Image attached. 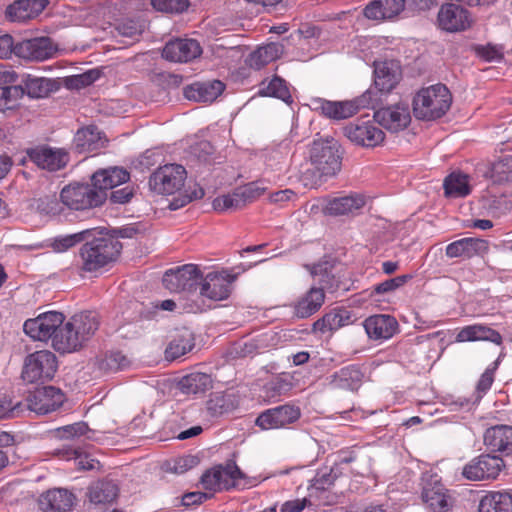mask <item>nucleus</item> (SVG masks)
<instances>
[{
	"label": "nucleus",
	"mask_w": 512,
	"mask_h": 512,
	"mask_svg": "<svg viewBox=\"0 0 512 512\" xmlns=\"http://www.w3.org/2000/svg\"><path fill=\"white\" fill-rule=\"evenodd\" d=\"M75 499L69 490L53 488L40 495L38 505L44 512H66L73 507Z\"/></svg>",
	"instance_id": "nucleus-25"
},
{
	"label": "nucleus",
	"mask_w": 512,
	"mask_h": 512,
	"mask_svg": "<svg viewBox=\"0 0 512 512\" xmlns=\"http://www.w3.org/2000/svg\"><path fill=\"white\" fill-rule=\"evenodd\" d=\"M107 366L112 370L124 369L129 361L127 357L120 351L111 352L106 357Z\"/></svg>",
	"instance_id": "nucleus-64"
},
{
	"label": "nucleus",
	"mask_w": 512,
	"mask_h": 512,
	"mask_svg": "<svg viewBox=\"0 0 512 512\" xmlns=\"http://www.w3.org/2000/svg\"><path fill=\"white\" fill-rule=\"evenodd\" d=\"M202 53L201 46L195 39H175L163 48V58L172 62H189Z\"/></svg>",
	"instance_id": "nucleus-24"
},
{
	"label": "nucleus",
	"mask_w": 512,
	"mask_h": 512,
	"mask_svg": "<svg viewBox=\"0 0 512 512\" xmlns=\"http://www.w3.org/2000/svg\"><path fill=\"white\" fill-rule=\"evenodd\" d=\"M236 407L234 396L226 393H215L207 401L208 413L213 416H220L234 410Z\"/></svg>",
	"instance_id": "nucleus-47"
},
{
	"label": "nucleus",
	"mask_w": 512,
	"mask_h": 512,
	"mask_svg": "<svg viewBox=\"0 0 512 512\" xmlns=\"http://www.w3.org/2000/svg\"><path fill=\"white\" fill-rule=\"evenodd\" d=\"M16 55V44L11 35H0V59H9L11 56Z\"/></svg>",
	"instance_id": "nucleus-62"
},
{
	"label": "nucleus",
	"mask_w": 512,
	"mask_h": 512,
	"mask_svg": "<svg viewBox=\"0 0 512 512\" xmlns=\"http://www.w3.org/2000/svg\"><path fill=\"white\" fill-rule=\"evenodd\" d=\"M23 96L22 85L0 86V112L4 113L18 108Z\"/></svg>",
	"instance_id": "nucleus-46"
},
{
	"label": "nucleus",
	"mask_w": 512,
	"mask_h": 512,
	"mask_svg": "<svg viewBox=\"0 0 512 512\" xmlns=\"http://www.w3.org/2000/svg\"><path fill=\"white\" fill-rule=\"evenodd\" d=\"M490 177L494 182L512 181V156L506 155L493 162Z\"/></svg>",
	"instance_id": "nucleus-49"
},
{
	"label": "nucleus",
	"mask_w": 512,
	"mask_h": 512,
	"mask_svg": "<svg viewBox=\"0 0 512 512\" xmlns=\"http://www.w3.org/2000/svg\"><path fill=\"white\" fill-rule=\"evenodd\" d=\"M57 431L62 438L70 439L84 435L88 431V426L85 422H77L58 428Z\"/></svg>",
	"instance_id": "nucleus-59"
},
{
	"label": "nucleus",
	"mask_w": 512,
	"mask_h": 512,
	"mask_svg": "<svg viewBox=\"0 0 512 512\" xmlns=\"http://www.w3.org/2000/svg\"><path fill=\"white\" fill-rule=\"evenodd\" d=\"M488 249L487 242L479 238H462L456 240L446 247V255L449 258H472L482 254Z\"/></svg>",
	"instance_id": "nucleus-31"
},
{
	"label": "nucleus",
	"mask_w": 512,
	"mask_h": 512,
	"mask_svg": "<svg viewBox=\"0 0 512 512\" xmlns=\"http://www.w3.org/2000/svg\"><path fill=\"white\" fill-rule=\"evenodd\" d=\"M364 205L365 199L362 195L352 194L330 200L325 207V211L329 215H347L355 213Z\"/></svg>",
	"instance_id": "nucleus-35"
},
{
	"label": "nucleus",
	"mask_w": 512,
	"mask_h": 512,
	"mask_svg": "<svg viewBox=\"0 0 512 512\" xmlns=\"http://www.w3.org/2000/svg\"><path fill=\"white\" fill-rule=\"evenodd\" d=\"M121 249L122 244L117 238H94L80 247L76 265L82 272H97L114 262Z\"/></svg>",
	"instance_id": "nucleus-3"
},
{
	"label": "nucleus",
	"mask_w": 512,
	"mask_h": 512,
	"mask_svg": "<svg viewBox=\"0 0 512 512\" xmlns=\"http://www.w3.org/2000/svg\"><path fill=\"white\" fill-rule=\"evenodd\" d=\"M202 280V272L194 264L170 269L163 276V284L171 292H193Z\"/></svg>",
	"instance_id": "nucleus-11"
},
{
	"label": "nucleus",
	"mask_w": 512,
	"mask_h": 512,
	"mask_svg": "<svg viewBox=\"0 0 512 512\" xmlns=\"http://www.w3.org/2000/svg\"><path fill=\"white\" fill-rule=\"evenodd\" d=\"M64 320L65 317L62 313L49 311L38 315L36 318L26 320L23 330L33 340H51V345L54 348V338L59 334L64 325Z\"/></svg>",
	"instance_id": "nucleus-9"
},
{
	"label": "nucleus",
	"mask_w": 512,
	"mask_h": 512,
	"mask_svg": "<svg viewBox=\"0 0 512 512\" xmlns=\"http://www.w3.org/2000/svg\"><path fill=\"white\" fill-rule=\"evenodd\" d=\"M147 28V22L142 18H127L115 25V37H121L122 42L129 44L138 41Z\"/></svg>",
	"instance_id": "nucleus-37"
},
{
	"label": "nucleus",
	"mask_w": 512,
	"mask_h": 512,
	"mask_svg": "<svg viewBox=\"0 0 512 512\" xmlns=\"http://www.w3.org/2000/svg\"><path fill=\"white\" fill-rule=\"evenodd\" d=\"M264 191L265 188L260 186L259 183L252 182L236 188L232 193L215 198L212 205L214 210L218 212L239 210L260 197Z\"/></svg>",
	"instance_id": "nucleus-12"
},
{
	"label": "nucleus",
	"mask_w": 512,
	"mask_h": 512,
	"mask_svg": "<svg viewBox=\"0 0 512 512\" xmlns=\"http://www.w3.org/2000/svg\"><path fill=\"white\" fill-rule=\"evenodd\" d=\"M422 499L433 512H448L452 506L450 496L438 481L423 487Z\"/></svg>",
	"instance_id": "nucleus-32"
},
{
	"label": "nucleus",
	"mask_w": 512,
	"mask_h": 512,
	"mask_svg": "<svg viewBox=\"0 0 512 512\" xmlns=\"http://www.w3.org/2000/svg\"><path fill=\"white\" fill-rule=\"evenodd\" d=\"M496 368L497 362H494L482 373L476 386V390L479 397H482L491 388L494 382V372Z\"/></svg>",
	"instance_id": "nucleus-57"
},
{
	"label": "nucleus",
	"mask_w": 512,
	"mask_h": 512,
	"mask_svg": "<svg viewBox=\"0 0 512 512\" xmlns=\"http://www.w3.org/2000/svg\"><path fill=\"white\" fill-rule=\"evenodd\" d=\"M437 22L442 30L458 32L467 29L471 20L469 12L460 5L448 3L442 5L437 16Z\"/></svg>",
	"instance_id": "nucleus-22"
},
{
	"label": "nucleus",
	"mask_w": 512,
	"mask_h": 512,
	"mask_svg": "<svg viewBox=\"0 0 512 512\" xmlns=\"http://www.w3.org/2000/svg\"><path fill=\"white\" fill-rule=\"evenodd\" d=\"M199 459L193 455H185L166 462V471L174 474H184L188 470L198 465Z\"/></svg>",
	"instance_id": "nucleus-52"
},
{
	"label": "nucleus",
	"mask_w": 512,
	"mask_h": 512,
	"mask_svg": "<svg viewBox=\"0 0 512 512\" xmlns=\"http://www.w3.org/2000/svg\"><path fill=\"white\" fill-rule=\"evenodd\" d=\"M379 103L378 93L368 89L360 96L346 101H330L323 98L312 100L314 110L327 118L341 120L352 117L360 109H375Z\"/></svg>",
	"instance_id": "nucleus-6"
},
{
	"label": "nucleus",
	"mask_w": 512,
	"mask_h": 512,
	"mask_svg": "<svg viewBox=\"0 0 512 512\" xmlns=\"http://www.w3.org/2000/svg\"><path fill=\"white\" fill-rule=\"evenodd\" d=\"M245 478L234 461H228L225 465H218L206 471L201 477V484L209 491L231 490L238 486V482Z\"/></svg>",
	"instance_id": "nucleus-10"
},
{
	"label": "nucleus",
	"mask_w": 512,
	"mask_h": 512,
	"mask_svg": "<svg viewBox=\"0 0 512 512\" xmlns=\"http://www.w3.org/2000/svg\"><path fill=\"white\" fill-rule=\"evenodd\" d=\"M235 276L226 271L210 272L202 276L200 282V295L214 301L227 299L231 293V284Z\"/></svg>",
	"instance_id": "nucleus-20"
},
{
	"label": "nucleus",
	"mask_w": 512,
	"mask_h": 512,
	"mask_svg": "<svg viewBox=\"0 0 512 512\" xmlns=\"http://www.w3.org/2000/svg\"><path fill=\"white\" fill-rule=\"evenodd\" d=\"M262 86L259 94L263 96L276 97L285 102L291 98L286 82L280 77L275 76L267 84L262 82Z\"/></svg>",
	"instance_id": "nucleus-48"
},
{
	"label": "nucleus",
	"mask_w": 512,
	"mask_h": 512,
	"mask_svg": "<svg viewBox=\"0 0 512 512\" xmlns=\"http://www.w3.org/2000/svg\"><path fill=\"white\" fill-rule=\"evenodd\" d=\"M341 475V471L337 465L333 467H325L317 471L312 480V487L317 490H326L332 486L335 480Z\"/></svg>",
	"instance_id": "nucleus-50"
},
{
	"label": "nucleus",
	"mask_w": 512,
	"mask_h": 512,
	"mask_svg": "<svg viewBox=\"0 0 512 512\" xmlns=\"http://www.w3.org/2000/svg\"><path fill=\"white\" fill-rule=\"evenodd\" d=\"M398 82L397 71L388 62H381L375 64L374 69V83L375 89L380 98V92L390 91Z\"/></svg>",
	"instance_id": "nucleus-41"
},
{
	"label": "nucleus",
	"mask_w": 512,
	"mask_h": 512,
	"mask_svg": "<svg viewBox=\"0 0 512 512\" xmlns=\"http://www.w3.org/2000/svg\"><path fill=\"white\" fill-rule=\"evenodd\" d=\"M135 194V188L132 185H126L123 188L115 189L110 194V201L114 204H126Z\"/></svg>",
	"instance_id": "nucleus-61"
},
{
	"label": "nucleus",
	"mask_w": 512,
	"mask_h": 512,
	"mask_svg": "<svg viewBox=\"0 0 512 512\" xmlns=\"http://www.w3.org/2000/svg\"><path fill=\"white\" fill-rule=\"evenodd\" d=\"M179 389L184 394L204 393L212 386L211 376L202 372H192L185 375L179 381Z\"/></svg>",
	"instance_id": "nucleus-43"
},
{
	"label": "nucleus",
	"mask_w": 512,
	"mask_h": 512,
	"mask_svg": "<svg viewBox=\"0 0 512 512\" xmlns=\"http://www.w3.org/2000/svg\"><path fill=\"white\" fill-rule=\"evenodd\" d=\"M388 20L397 17L401 12L407 11L406 0H381Z\"/></svg>",
	"instance_id": "nucleus-60"
},
{
	"label": "nucleus",
	"mask_w": 512,
	"mask_h": 512,
	"mask_svg": "<svg viewBox=\"0 0 512 512\" xmlns=\"http://www.w3.org/2000/svg\"><path fill=\"white\" fill-rule=\"evenodd\" d=\"M452 95L443 84L420 89L413 98V113L420 120H436L449 110Z\"/></svg>",
	"instance_id": "nucleus-5"
},
{
	"label": "nucleus",
	"mask_w": 512,
	"mask_h": 512,
	"mask_svg": "<svg viewBox=\"0 0 512 512\" xmlns=\"http://www.w3.org/2000/svg\"><path fill=\"white\" fill-rule=\"evenodd\" d=\"M283 52V44L272 42L253 51L248 56L246 63L251 68L261 69L263 66L279 58Z\"/></svg>",
	"instance_id": "nucleus-36"
},
{
	"label": "nucleus",
	"mask_w": 512,
	"mask_h": 512,
	"mask_svg": "<svg viewBox=\"0 0 512 512\" xmlns=\"http://www.w3.org/2000/svg\"><path fill=\"white\" fill-rule=\"evenodd\" d=\"M344 135L354 144L373 148L380 145L385 133L371 120H356L343 128Z\"/></svg>",
	"instance_id": "nucleus-14"
},
{
	"label": "nucleus",
	"mask_w": 512,
	"mask_h": 512,
	"mask_svg": "<svg viewBox=\"0 0 512 512\" xmlns=\"http://www.w3.org/2000/svg\"><path fill=\"white\" fill-rule=\"evenodd\" d=\"M65 205L62 203L61 198L55 196H44L37 201V209L44 214L50 216H61L64 214Z\"/></svg>",
	"instance_id": "nucleus-51"
},
{
	"label": "nucleus",
	"mask_w": 512,
	"mask_h": 512,
	"mask_svg": "<svg viewBox=\"0 0 512 512\" xmlns=\"http://www.w3.org/2000/svg\"><path fill=\"white\" fill-rule=\"evenodd\" d=\"M63 392L54 386L36 388L26 399L28 410L37 414H48L58 409L64 402Z\"/></svg>",
	"instance_id": "nucleus-17"
},
{
	"label": "nucleus",
	"mask_w": 512,
	"mask_h": 512,
	"mask_svg": "<svg viewBox=\"0 0 512 512\" xmlns=\"http://www.w3.org/2000/svg\"><path fill=\"white\" fill-rule=\"evenodd\" d=\"M352 322L351 314L347 310H332L313 324V331L326 333L338 330Z\"/></svg>",
	"instance_id": "nucleus-38"
},
{
	"label": "nucleus",
	"mask_w": 512,
	"mask_h": 512,
	"mask_svg": "<svg viewBox=\"0 0 512 512\" xmlns=\"http://www.w3.org/2000/svg\"><path fill=\"white\" fill-rule=\"evenodd\" d=\"M309 157L313 168L302 173L301 180L305 187L316 188L326 178L335 176L341 170L340 145L333 139L314 140L310 147Z\"/></svg>",
	"instance_id": "nucleus-1"
},
{
	"label": "nucleus",
	"mask_w": 512,
	"mask_h": 512,
	"mask_svg": "<svg viewBox=\"0 0 512 512\" xmlns=\"http://www.w3.org/2000/svg\"><path fill=\"white\" fill-rule=\"evenodd\" d=\"M24 411L21 402H13L6 393H0V419H9L20 416Z\"/></svg>",
	"instance_id": "nucleus-53"
},
{
	"label": "nucleus",
	"mask_w": 512,
	"mask_h": 512,
	"mask_svg": "<svg viewBox=\"0 0 512 512\" xmlns=\"http://www.w3.org/2000/svg\"><path fill=\"white\" fill-rule=\"evenodd\" d=\"M477 54L486 61H499L503 57V53L500 48L487 45V46H479L476 48Z\"/></svg>",
	"instance_id": "nucleus-63"
},
{
	"label": "nucleus",
	"mask_w": 512,
	"mask_h": 512,
	"mask_svg": "<svg viewBox=\"0 0 512 512\" xmlns=\"http://www.w3.org/2000/svg\"><path fill=\"white\" fill-rule=\"evenodd\" d=\"M88 233V230H84L69 235L55 237L51 243V246L56 252H64L75 246L77 243L83 241Z\"/></svg>",
	"instance_id": "nucleus-54"
},
{
	"label": "nucleus",
	"mask_w": 512,
	"mask_h": 512,
	"mask_svg": "<svg viewBox=\"0 0 512 512\" xmlns=\"http://www.w3.org/2000/svg\"><path fill=\"white\" fill-rule=\"evenodd\" d=\"M118 495L116 484L111 481H102L92 485L89 489V499L94 504L112 503Z\"/></svg>",
	"instance_id": "nucleus-44"
},
{
	"label": "nucleus",
	"mask_w": 512,
	"mask_h": 512,
	"mask_svg": "<svg viewBox=\"0 0 512 512\" xmlns=\"http://www.w3.org/2000/svg\"><path fill=\"white\" fill-rule=\"evenodd\" d=\"M479 512H512V494L508 492H490L479 504Z\"/></svg>",
	"instance_id": "nucleus-42"
},
{
	"label": "nucleus",
	"mask_w": 512,
	"mask_h": 512,
	"mask_svg": "<svg viewBox=\"0 0 512 512\" xmlns=\"http://www.w3.org/2000/svg\"><path fill=\"white\" fill-rule=\"evenodd\" d=\"M99 315L94 311H83L69 318L54 338V349L60 353L80 350L98 331Z\"/></svg>",
	"instance_id": "nucleus-2"
},
{
	"label": "nucleus",
	"mask_w": 512,
	"mask_h": 512,
	"mask_svg": "<svg viewBox=\"0 0 512 512\" xmlns=\"http://www.w3.org/2000/svg\"><path fill=\"white\" fill-rule=\"evenodd\" d=\"M56 369V356L51 351H36L26 357L22 378L28 383H42L52 379Z\"/></svg>",
	"instance_id": "nucleus-8"
},
{
	"label": "nucleus",
	"mask_w": 512,
	"mask_h": 512,
	"mask_svg": "<svg viewBox=\"0 0 512 512\" xmlns=\"http://www.w3.org/2000/svg\"><path fill=\"white\" fill-rule=\"evenodd\" d=\"M375 121L391 132L404 130L411 122L409 105L399 102L374 112Z\"/></svg>",
	"instance_id": "nucleus-18"
},
{
	"label": "nucleus",
	"mask_w": 512,
	"mask_h": 512,
	"mask_svg": "<svg viewBox=\"0 0 512 512\" xmlns=\"http://www.w3.org/2000/svg\"><path fill=\"white\" fill-rule=\"evenodd\" d=\"M301 416V410L293 404H284L263 411L255 423L263 430L280 429L295 423Z\"/></svg>",
	"instance_id": "nucleus-16"
},
{
	"label": "nucleus",
	"mask_w": 512,
	"mask_h": 512,
	"mask_svg": "<svg viewBox=\"0 0 512 512\" xmlns=\"http://www.w3.org/2000/svg\"><path fill=\"white\" fill-rule=\"evenodd\" d=\"M26 153L29 160L36 166L51 172L64 168L69 161L65 151L46 145L29 148Z\"/></svg>",
	"instance_id": "nucleus-19"
},
{
	"label": "nucleus",
	"mask_w": 512,
	"mask_h": 512,
	"mask_svg": "<svg viewBox=\"0 0 512 512\" xmlns=\"http://www.w3.org/2000/svg\"><path fill=\"white\" fill-rule=\"evenodd\" d=\"M458 343L488 341L496 345L502 344L501 334L484 324H472L461 328L455 338Z\"/></svg>",
	"instance_id": "nucleus-30"
},
{
	"label": "nucleus",
	"mask_w": 512,
	"mask_h": 512,
	"mask_svg": "<svg viewBox=\"0 0 512 512\" xmlns=\"http://www.w3.org/2000/svg\"><path fill=\"white\" fill-rule=\"evenodd\" d=\"M504 461L499 456L482 454L471 460L463 468V476L472 481L496 479L502 468Z\"/></svg>",
	"instance_id": "nucleus-15"
},
{
	"label": "nucleus",
	"mask_w": 512,
	"mask_h": 512,
	"mask_svg": "<svg viewBox=\"0 0 512 512\" xmlns=\"http://www.w3.org/2000/svg\"><path fill=\"white\" fill-rule=\"evenodd\" d=\"M444 194L448 198H463L471 193L469 176L461 172H452L443 183Z\"/></svg>",
	"instance_id": "nucleus-40"
},
{
	"label": "nucleus",
	"mask_w": 512,
	"mask_h": 512,
	"mask_svg": "<svg viewBox=\"0 0 512 512\" xmlns=\"http://www.w3.org/2000/svg\"><path fill=\"white\" fill-rule=\"evenodd\" d=\"M152 7L165 13H182L189 6L188 0H150Z\"/></svg>",
	"instance_id": "nucleus-55"
},
{
	"label": "nucleus",
	"mask_w": 512,
	"mask_h": 512,
	"mask_svg": "<svg viewBox=\"0 0 512 512\" xmlns=\"http://www.w3.org/2000/svg\"><path fill=\"white\" fill-rule=\"evenodd\" d=\"M74 141L80 151L93 152L103 147L106 139L96 126H87L77 131Z\"/></svg>",
	"instance_id": "nucleus-39"
},
{
	"label": "nucleus",
	"mask_w": 512,
	"mask_h": 512,
	"mask_svg": "<svg viewBox=\"0 0 512 512\" xmlns=\"http://www.w3.org/2000/svg\"><path fill=\"white\" fill-rule=\"evenodd\" d=\"M383 4L381 0H373L363 10L364 16L370 20H388L386 17L385 10H383Z\"/></svg>",
	"instance_id": "nucleus-58"
},
{
	"label": "nucleus",
	"mask_w": 512,
	"mask_h": 512,
	"mask_svg": "<svg viewBox=\"0 0 512 512\" xmlns=\"http://www.w3.org/2000/svg\"><path fill=\"white\" fill-rule=\"evenodd\" d=\"M185 179L186 170L182 165L167 164L150 176L149 185L157 193L173 194L184 185Z\"/></svg>",
	"instance_id": "nucleus-13"
},
{
	"label": "nucleus",
	"mask_w": 512,
	"mask_h": 512,
	"mask_svg": "<svg viewBox=\"0 0 512 512\" xmlns=\"http://www.w3.org/2000/svg\"><path fill=\"white\" fill-rule=\"evenodd\" d=\"M24 94L31 98H43L52 90V82L43 77L25 75L22 79Z\"/></svg>",
	"instance_id": "nucleus-45"
},
{
	"label": "nucleus",
	"mask_w": 512,
	"mask_h": 512,
	"mask_svg": "<svg viewBox=\"0 0 512 512\" xmlns=\"http://www.w3.org/2000/svg\"><path fill=\"white\" fill-rule=\"evenodd\" d=\"M484 444L493 452L512 454V426L495 425L486 429Z\"/></svg>",
	"instance_id": "nucleus-26"
},
{
	"label": "nucleus",
	"mask_w": 512,
	"mask_h": 512,
	"mask_svg": "<svg viewBox=\"0 0 512 512\" xmlns=\"http://www.w3.org/2000/svg\"><path fill=\"white\" fill-rule=\"evenodd\" d=\"M225 85L219 80L195 82L184 88V96L195 102L211 103L224 91Z\"/></svg>",
	"instance_id": "nucleus-27"
},
{
	"label": "nucleus",
	"mask_w": 512,
	"mask_h": 512,
	"mask_svg": "<svg viewBox=\"0 0 512 512\" xmlns=\"http://www.w3.org/2000/svg\"><path fill=\"white\" fill-rule=\"evenodd\" d=\"M60 198L69 209L86 210L103 204L107 195L102 191H97L93 183L92 185L73 183L61 190Z\"/></svg>",
	"instance_id": "nucleus-7"
},
{
	"label": "nucleus",
	"mask_w": 512,
	"mask_h": 512,
	"mask_svg": "<svg viewBox=\"0 0 512 512\" xmlns=\"http://www.w3.org/2000/svg\"><path fill=\"white\" fill-rule=\"evenodd\" d=\"M311 274L318 278L320 287H311L294 303V314L301 319L310 317L321 308L325 300V290L332 291L338 286V281L327 263L314 265Z\"/></svg>",
	"instance_id": "nucleus-4"
},
{
	"label": "nucleus",
	"mask_w": 512,
	"mask_h": 512,
	"mask_svg": "<svg viewBox=\"0 0 512 512\" xmlns=\"http://www.w3.org/2000/svg\"><path fill=\"white\" fill-rule=\"evenodd\" d=\"M56 51L48 37L23 40L16 44V56L28 61H44L51 58Z\"/></svg>",
	"instance_id": "nucleus-21"
},
{
	"label": "nucleus",
	"mask_w": 512,
	"mask_h": 512,
	"mask_svg": "<svg viewBox=\"0 0 512 512\" xmlns=\"http://www.w3.org/2000/svg\"><path fill=\"white\" fill-rule=\"evenodd\" d=\"M363 327L368 338L374 341L388 340L399 330L396 318L388 314H377L366 318Z\"/></svg>",
	"instance_id": "nucleus-23"
},
{
	"label": "nucleus",
	"mask_w": 512,
	"mask_h": 512,
	"mask_svg": "<svg viewBox=\"0 0 512 512\" xmlns=\"http://www.w3.org/2000/svg\"><path fill=\"white\" fill-rule=\"evenodd\" d=\"M412 279L411 275H401L387 279L373 287L372 294H388L402 287L408 280Z\"/></svg>",
	"instance_id": "nucleus-56"
},
{
	"label": "nucleus",
	"mask_w": 512,
	"mask_h": 512,
	"mask_svg": "<svg viewBox=\"0 0 512 512\" xmlns=\"http://www.w3.org/2000/svg\"><path fill=\"white\" fill-rule=\"evenodd\" d=\"M129 178L130 174L126 169L114 166L97 170L92 175L91 180L97 191H102L107 195V190L126 183Z\"/></svg>",
	"instance_id": "nucleus-29"
},
{
	"label": "nucleus",
	"mask_w": 512,
	"mask_h": 512,
	"mask_svg": "<svg viewBox=\"0 0 512 512\" xmlns=\"http://www.w3.org/2000/svg\"><path fill=\"white\" fill-rule=\"evenodd\" d=\"M48 0H17L6 8V17L12 22H25L38 16Z\"/></svg>",
	"instance_id": "nucleus-28"
},
{
	"label": "nucleus",
	"mask_w": 512,
	"mask_h": 512,
	"mask_svg": "<svg viewBox=\"0 0 512 512\" xmlns=\"http://www.w3.org/2000/svg\"><path fill=\"white\" fill-rule=\"evenodd\" d=\"M195 346L194 334L188 328L178 330L165 349L168 360H175L190 352Z\"/></svg>",
	"instance_id": "nucleus-34"
},
{
	"label": "nucleus",
	"mask_w": 512,
	"mask_h": 512,
	"mask_svg": "<svg viewBox=\"0 0 512 512\" xmlns=\"http://www.w3.org/2000/svg\"><path fill=\"white\" fill-rule=\"evenodd\" d=\"M363 373L359 367L349 365L334 372L329 377V384L336 389L357 390L363 380Z\"/></svg>",
	"instance_id": "nucleus-33"
}]
</instances>
